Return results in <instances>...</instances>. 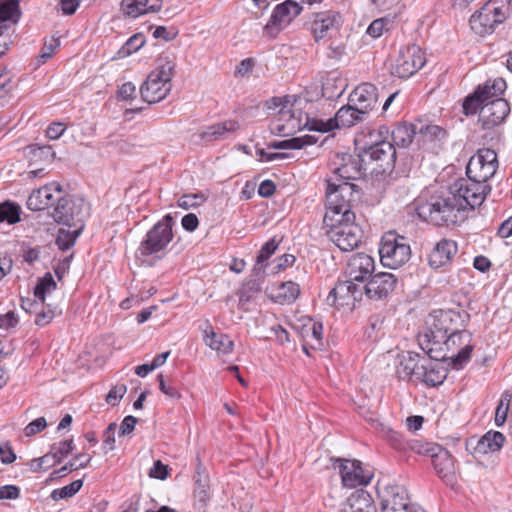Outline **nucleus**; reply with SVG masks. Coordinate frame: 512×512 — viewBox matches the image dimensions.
Here are the masks:
<instances>
[{
    "label": "nucleus",
    "mask_w": 512,
    "mask_h": 512,
    "mask_svg": "<svg viewBox=\"0 0 512 512\" xmlns=\"http://www.w3.org/2000/svg\"><path fill=\"white\" fill-rule=\"evenodd\" d=\"M390 131L388 127L381 126L378 130L370 131L366 136L368 139L361 148V160L364 164L374 163L381 174H387L392 179L408 177L411 167L409 164L396 165V148L388 140Z\"/></svg>",
    "instance_id": "1"
},
{
    "label": "nucleus",
    "mask_w": 512,
    "mask_h": 512,
    "mask_svg": "<svg viewBox=\"0 0 512 512\" xmlns=\"http://www.w3.org/2000/svg\"><path fill=\"white\" fill-rule=\"evenodd\" d=\"M472 340V333L462 329L451 332L435 347L424 346V342H421V348L432 360L436 362L450 360L452 368L460 370L470 360L474 349Z\"/></svg>",
    "instance_id": "2"
},
{
    "label": "nucleus",
    "mask_w": 512,
    "mask_h": 512,
    "mask_svg": "<svg viewBox=\"0 0 512 512\" xmlns=\"http://www.w3.org/2000/svg\"><path fill=\"white\" fill-rule=\"evenodd\" d=\"M361 193L358 186L347 181L326 180V213L323 223H330L336 217L355 219L352 212L354 203L360 201Z\"/></svg>",
    "instance_id": "3"
},
{
    "label": "nucleus",
    "mask_w": 512,
    "mask_h": 512,
    "mask_svg": "<svg viewBox=\"0 0 512 512\" xmlns=\"http://www.w3.org/2000/svg\"><path fill=\"white\" fill-rule=\"evenodd\" d=\"M173 223V217L167 214L154 224L140 242L136 251L137 257L143 261L148 257L161 259L166 254L167 247L173 240Z\"/></svg>",
    "instance_id": "4"
},
{
    "label": "nucleus",
    "mask_w": 512,
    "mask_h": 512,
    "mask_svg": "<svg viewBox=\"0 0 512 512\" xmlns=\"http://www.w3.org/2000/svg\"><path fill=\"white\" fill-rule=\"evenodd\" d=\"M418 215L436 226L454 225L461 219L462 210L450 193L446 196L431 197L417 209Z\"/></svg>",
    "instance_id": "5"
},
{
    "label": "nucleus",
    "mask_w": 512,
    "mask_h": 512,
    "mask_svg": "<svg viewBox=\"0 0 512 512\" xmlns=\"http://www.w3.org/2000/svg\"><path fill=\"white\" fill-rule=\"evenodd\" d=\"M354 220L336 217L330 223H324L329 239L342 251H352L362 241L363 230Z\"/></svg>",
    "instance_id": "6"
},
{
    "label": "nucleus",
    "mask_w": 512,
    "mask_h": 512,
    "mask_svg": "<svg viewBox=\"0 0 512 512\" xmlns=\"http://www.w3.org/2000/svg\"><path fill=\"white\" fill-rule=\"evenodd\" d=\"M379 254L384 266L397 269L409 261L411 249L404 236L389 231L382 237Z\"/></svg>",
    "instance_id": "7"
},
{
    "label": "nucleus",
    "mask_w": 512,
    "mask_h": 512,
    "mask_svg": "<svg viewBox=\"0 0 512 512\" xmlns=\"http://www.w3.org/2000/svg\"><path fill=\"white\" fill-rule=\"evenodd\" d=\"M491 187L488 184L478 183L473 179H460L451 187L450 195L455 197V202L462 212L474 210L480 206L486 198Z\"/></svg>",
    "instance_id": "8"
},
{
    "label": "nucleus",
    "mask_w": 512,
    "mask_h": 512,
    "mask_svg": "<svg viewBox=\"0 0 512 512\" xmlns=\"http://www.w3.org/2000/svg\"><path fill=\"white\" fill-rule=\"evenodd\" d=\"M365 114L357 110L350 103L341 107L333 118L326 121L321 119L309 118L306 116V126L310 131L330 132L334 129L349 128L365 119Z\"/></svg>",
    "instance_id": "9"
},
{
    "label": "nucleus",
    "mask_w": 512,
    "mask_h": 512,
    "mask_svg": "<svg viewBox=\"0 0 512 512\" xmlns=\"http://www.w3.org/2000/svg\"><path fill=\"white\" fill-rule=\"evenodd\" d=\"M86 215L87 207L82 198L66 195L64 191L58 195L52 212L55 222L69 227L76 226L83 222Z\"/></svg>",
    "instance_id": "10"
},
{
    "label": "nucleus",
    "mask_w": 512,
    "mask_h": 512,
    "mask_svg": "<svg viewBox=\"0 0 512 512\" xmlns=\"http://www.w3.org/2000/svg\"><path fill=\"white\" fill-rule=\"evenodd\" d=\"M412 450L431 457L436 474L449 486L456 484L454 460L448 450L439 445H412Z\"/></svg>",
    "instance_id": "11"
},
{
    "label": "nucleus",
    "mask_w": 512,
    "mask_h": 512,
    "mask_svg": "<svg viewBox=\"0 0 512 512\" xmlns=\"http://www.w3.org/2000/svg\"><path fill=\"white\" fill-rule=\"evenodd\" d=\"M426 62L422 49L417 45L402 47L391 66V74L398 78H409Z\"/></svg>",
    "instance_id": "12"
},
{
    "label": "nucleus",
    "mask_w": 512,
    "mask_h": 512,
    "mask_svg": "<svg viewBox=\"0 0 512 512\" xmlns=\"http://www.w3.org/2000/svg\"><path fill=\"white\" fill-rule=\"evenodd\" d=\"M302 11V7L293 0H285L273 9L271 17L264 27V33L275 38L280 31L286 28Z\"/></svg>",
    "instance_id": "13"
},
{
    "label": "nucleus",
    "mask_w": 512,
    "mask_h": 512,
    "mask_svg": "<svg viewBox=\"0 0 512 512\" xmlns=\"http://www.w3.org/2000/svg\"><path fill=\"white\" fill-rule=\"evenodd\" d=\"M378 498L381 512H411L414 508L410 505L406 488L401 485H386L378 489Z\"/></svg>",
    "instance_id": "14"
},
{
    "label": "nucleus",
    "mask_w": 512,
    "mask_h": 512,
    "mask_svg": "<svg viewBox=\"0 0 512 512\" xmlns=\"http://www.w3.org/2000/svg\"><path fill=\"white\" fill-rule=\"evenodd\" d=\"M506 19V12L501 7L485 4L476 11L469 20L471 29L478 35L484 36L494 31L495 25Z\"/></svg>",
    "instance_id": "15"
},
{
    "label": "nucleus",
    "mask_w": 512,
    "mask_h": 512,
    "mask_svg": "<svg viewBox=\"0 0 512 512\" xmlns=\"http://www.w3.org/2000/svg\"><path fill=\"white\" fill-rule=\"evenodd\" d=\"M335 461L339 463L342 484L347 488L367 485L373 477L372 472L364 469L358 460L336 459Z\"/></svg>",
    "instance_id": "16"
},
{
    "label": "nucleus",
    "mask_w": 512,
    "mask_h": 512,
    "mask_svg": "<svg viewBox=\"0 0 512 512\" xmlns=\"http://www.w3.org/2000/svg\"><path fill=\"white\" fill-rule=\"evenodd\" d=\"M398 278L393 273L380 272L374 274L364 284L365 295L371 300L387 298L397 287Z\"/></svg>",
    "instance_id": "17"
},
{
    "label": "nucleus",
    "mask_w": 512,
    "mask_h": 512,
    "mask_svg": "<svg viewBox=\"0 0 512 512\" xmlns=\"http://www.w3.org/2000/svg\"><path fill=\"white\" fill-rule=\"evenodd\" d=\"M510 113V105L503 98L492 99L482 105L479 121L483 128L490 129L501 124Z\"/></svg>",
    "instance_id": "18"
},
{
    "label": "nucleus",
    "mask_w": 512,
    "mask_h": 512,
    "mask_svg": "<svg viewBox=\"0 0 512 512\" xmlns=\"http://www.w3.org/2000/svg\"><path fill=\"white\" fill-rule=\"evenodd\" d=\"M59 194H63V188L59 183L47 184L32 191L27 199V207L31 211L44 210L56 204Z\"/></svg>",
    "instance_id": "19"
},
{
    "label": "nucleus",
    "mask_w": 512,
    "mask_h": 512,
    "mask_svg": "<svg viewBox=\"0 0 512 512\" xmlns=\"http://www.w3.org/2000/svg\"><path fill=\"white\" fill-rule=\"evenodd\" d=\"M374 269L375 262L371 256L365 253H357L349 259L346 275L351 280L364 283L370 279Z\"/></svg>",
    "instance_id": "20"
},
{
    "label": "nucleus",
    "mask_w": 512,
    "mask_h": 512,
    "mask_svg": "<svg viewBox=\"0 0 512 512\" xmlns=\"http://www.w3.org/2000/svg\"><path fill=\"white\" fill-rule=\"evenodd\" d=\"M171 90V84L161 80L158 74L150 73L140 88L142 99L148 104L163 100Z\"/></svg>",
    "instance_id": "21"
},
{
    "label": "nucleus",
    "mask_w": 512,
    "mask_h": 512,
    "mask_svg": "<svg viewBox=\"0 0 512 512\" xmlns=\"http://www.w3.org/2000/svg\"><path fill=\"white\" fill-rule=\"evenodd\" d=\"M349 103L367 115L377 103V88L370 83L357 86L349 96Z\"/></svg>",
    "instance_id": "22"
},
{
    "label": "nucleus",
    "mask_w": 512,
    "mask_h": 512,
    "mask_svg": "<svg viewBox=\"0 0 512 512\" xmlns=\"http://www.w3.org/2000/svg\"><path fill=\"white\" fill-rule=\"evenodd\" d=\"M10 25H0V57L5 54L13 43L12 34L10 33ZM12 91V75L10 71L0 66V98L5 97Z\"/></svg>",
    "instance_id": "23"
},
{
    "label": "nucleus",
    "mask_w": 512,
    "mask_h": 512,
    "mask_svg": "<svg viewBox=\"0 0 512 512\" xmlns=\"http://www.w3.org/2000/svg\"><path fill=\"white\" fill-rule=\"evenodd\" d=\"M367 164H364L361 160V152L356 158L348 156L347 160L340 166L337 167L331 179L338 181H347L360 179L366 171Z\"/></svg>",
    "instance_id": "24"
},
{
    "label": "nucleus",
    "mask_w": 512,
    "mask_h": 512,
    "mask_svg": "<svg viewBox=\"0 0 512 512\" xmlns=\"http://www.w3.org/2000/svg\"><path fill=\"white\" fill-rule=\"evenodd\" d=\"M427 325L428 331L419 340L420 344L424 342V346L435 347L449 335L444 323H442V317L439 311H434L430 314Z\"/></svg>",
    "instance_id": "25"
},
{
    "label": "nucleus",
    "mask_w": 512,
    "mask_h": 512,
    "mask_svg": "<svg viewBox=\"0 0 512 512\" xmlns=\"http://www.w3.org/2000/svg\"><path fill=\"white\" fill-rule=\"evenodd\" d=\"M162 5V0H122L121 10L124 15L137 18L144 14L159 12Z\"/></svg>",
    "instance_id": "26"
},
{
    "label": "nucleus",
    "mask_w": 512,
    "mask_h": 512,
    "mask_svg": "<svg viewBox=\"0 0 512 512\" xmlns=\"http://www.w3.org/2000/svg\"><path fill=\"white\" fill-rule=\"evenodd\" d=\"M457 244L448 239L440 240L429 254L428 262L432 268L444 266L457 253Z\"/></svg>",
    "instance_id": "27"
},
{
    "label": "nucleus",
    "mask_w": 512,
    "mask_h": 512,
    "mask_svg": "<svg viewBox=\"0 0 512 512\" xmlns=\"http://www.w3.org/2000/svg\"><path fill=\"white\" fill-rule=\"evenodd\" d=\"M240 127L236 120H225L220 123L210 125L199 133V137L204 142L221 141L228 137L230 133L235 132Z\"/></svg>",
    "instance_id": "28"
},
{
    "label": "nucleus",
    "mask_w": 512,
    "mask_h": 512,
    "mask_svg": "<svg viewBox=\"0 0 512 512\" xmlns=\"http://www.w3.org/2000/svg\"><path fill=\"white\" fill-rule=\"evenodd\" d=\"M339 15L331 12L317 13L311 24V31L316 41L328 36L329 31L337 30Z\"/></svg>",
    "instance_id": "29"
},
{
    "label": "nucleus",
    "mask_w": 512,
    "mask_h": 512,
    "mask_svg": "<svg viewBox=\"0 0 512 512\" xmlns=\"http://www.w3.org/2000/svg\"><path fill=\"white\" fill-rule=\"evenodd\" d=\"M433 360L429 357V360L422 358L421 371L418 379L430 386H436L443 383L447 377V371L439 363L432 362Z\"/></svg>",
    "instance_id": "30"
},
{
    "label": "nucleus",
    "mask_w": 512,
    "mask_h": 512,
    "mask_svg": "<svg viewBox=\"0 0 512 512\" xmlns=\"http://www.w3.org/2000/svg\"><path fill=\"white\" fill-rule=\"evenodd\" d=\"M422 358L423 357L415 352L408 351L405 354H402L397 367L398 377L402 380H408L412 376H415L418 379L421 371L420 362H422Z\"/></svg>",
    "instance_id": "31"
},
{
    "label": "nucleus",
    "mask_w": 512,
    "mask_h": 512,
    "mask_svg": "<svg viewBox=\"0 0 512 512\" xmlns=\"http://www.w3.org/2000/svg\"><path fill=\"white\" fill-rule=\"evenodd\" d=\"M271 102L273 103L274 107H281L279 111V121H287L289 132H291V134L296 133L303 127L308 129L306 123L302 126L301 120L296 118L294 113H292L289 109H286L290 103L288 97H274L271 99Z\"/></svg>",
    "instance_id": "32"
},
{
    "label": "nucleus",
    "mask_w": 512,
    "mask_h": 512,
    "mask_svg": "<svg viewBox=\"0 0 512 512\" xmlns=\"http://www.w3.org/2000/svg\"><path fill=\"white\" fill-rule=\"evenodd\" d=\"M505 442V436L499 431H488L477 442L475 452L481 454L498 452Z\"/></svg>",
    "instance_id": "33"
},
{
    "label": "nucleus",
    "mask_w": 512,
    "mask_h": 512,
    "mask_svg": "<svg viewBox=\"0 0 512 512\" xmlns=\"http://www.w3.org/2000/svg\"><path fill=\"white\" fill-rule=\"evenodd\" d=\"M370 509H376L372 497L361 489L351 494L341 512H364Z\"/></svg>",
    "instance_id": "34"
},
{
    "label": "nucleus",
    "mask_w": 512,
    "mask_h": 512,
    "mask_svg": "<svg viewBox=\"0 0 512 512\" xmlns=\"http://www.w3.org/2000/svg\"><path fill=\"white\" fill-rule=\"evenodd\" d=\"M439 312L442 317V323H444L449 334L464 329L470 317L469 314L463 310H439Z\"/></svg>",
    "instance_id": "35"
},
{
    "label": "nucleus",
    "mask_w": 512,
    "mask_h": 512,
    "mask_svg": "<svg viewBox=\"0 0 512 512\" xmlns=\"http://www.w3.org/2000/svg\"><path fill=\"white\" fill-rule=\"evenodd\" d=\"M26 150L30 166L51 164L55 158V152L50 145L32 144L29 145Z\"/></svg>",
    "instance_id": "36"
},
{
    "label": "nucleus",
    "mask_w": 512,
    "mask_h": 512,
    "mask_svg": "<svg viewBox=\"0 0 512 512\" xmlns=\"http://www.w3.org/2000/svg\"><path fill=\"white\" fill-rule=\"evenodd\" d=\"M417 133V126L413 124L403 123L397 125L390 133L394 147L407 148L413 141Z\"/></svg>",
    "instance_id": "37"
},
{
    "label": "nucleus",
    "mask_w": 512,
    "mask_h": 512,
    "mask_svg": "<svg viewBox=\"0 0 512 512\" xmlns=\"http://www.w3.org/2000/svg\"><path fill=\"white\" fill-rule=\"evenodd\" d=\"M497 169L498 164L480 166L475 161H469L466 167V174L469 179L486 184V182L494 176Z\"/></svg>",
    "instance_id": "38"
},
{
    "label": "nucleus",
    "mask_w": 512,
    "mask_h": 512,
    "mask_svg": "<svg viewBox=\"0 0 512 512\" xmlns=\"http://www.w3.org/2000/svg\"><path fill=\"white\" fill-rule=\"evenodd\" d=\"M205 343L219 355H227L232 352L234 343L231 338L222 333L211 331L206 335Z\"/></svg>",
    "instance_id": "39"
},
{
    "label": "nucleus",
    "mask_w": 512,
    "mask_h": 512,
    "mask_svg": "<svg viewBox=\"0 0 512 512\" xmlns=\"http://www.w3.org/2000/svg\"><path fill=\"white\" fill-rule=\"evenodd\" d=\"M21 16L19 0H0V25H15Z\"/></svg>",
    "instance_id": "40"
},
{
    "label": "nucleus",
    "mask_w": 512,
    "mask_h": 512,
    "mask_svg": "<svg viewBox=\"0 0 512 512\" xmlns=\"http://www.w3.org/2000/svg\"><path fill=\"white\" fill-rule=\"evenodd\" d=\"M316 142V137L312 135H304L282 141H273L268 144V148L276 150L302 149L303 147L313 145Z\"/></svg>",
    "instance_id": "41"
},
{
    "label": "nucleus",
    "mask_w": 512,
    "mask_h": 512,
    "mask_svg": "<svg viewBox=\"0 0 512 512\" xmlns=\"http://www.w3.org/2000/svg\"><path fill=\"white\" fill-rule=\"evenodd\" d=\"M280 244V241L277 240L275 237L268 240L260 249L257 259H256V265L254 266L253 271L259 275L264 274V269L262 267V264L267 261L277 250L278 246Z\"/></svg>",
    "instance_id": "42"
},
{
    "label": "nucleus",
    "mask_w": 512,
    "mask_h": 512,
    "mask_svg": "<svg viewBox=\"0 0 512 512\" xmlns=\"http://www.w3.org/2000/svg\"><path fill=\"white\" fill-rule=\"evenodd\" d=\"M91 459L92 458L90 455H87L84 453L77 454L74 456L72 461H70L69 463H67L66 465L61 467L60 469L55 470L51 474V479H54L56 477H63L65 475H67L70 471L85 468L89 465Z\"/></svg>",
    "instance_id": "43"
},
{
    "label": "nucleus",
    "mask_w": 512,
    "mask_h": 512,
    "mask_svg": "<svg viewBox=\"0 0 512 512\" xmlns=\"http://www.w3.org/2000/svg\"><path fill=\"white\" fill-rule=\"evenodd\" d=\"M343 300L345 304H349L351 299V279L345 281H338L334 288L329 292L328 301L335 304L337 300Z\"/></svg>",
    "instance_id": "44"
},
{
    "label": "nucleus",
    "mask_w": 512,
    "mask_h": 512,
    "mask_svg": "<svg viewBox=\"0 0 512 512\" xmlns=\"http://www.w3.org/2000/svg\"><path fill=\"white\" fill-rule=\"evenodd\" d=\"M507 85L504 79L496 78L494 80H488L484 85L478 86L477 88H486L485 92L481 96V99L486 103L491 101L490 99L495 97L500 98L499 96L505 91Z\"/></svg>",
    "instance_id": "45"
},
{
    "label": "nucleus",
    "mask_w": 512,
    "mask_h": 512,
    "mask_svg": "<svg viewBox=\"0 0 512 512\" xmlns=\"http://www.w3.org/2000/svg\"><path fill=\"white\" fill-rule=\"evenodd\" d=\"M56 287L57 284L51 273H46L42 278L38 280L36 286L34 287V296L41 303V305H44L46 294L55 290Z\"/></svg>",
    "instance_id": "46"
},
{
    "label": "nucleus",
    "mask_w": 512,
    "mask_h": 512,
    "mask_svg": "<svg viewBox=\"0 0 512 512\" xmlns=\"http://www.w3.org/2000/svg\"><path fill=\"white\" fill-rule=\"evenodd\" d=\"M20 214L21 207L18 204L11 201H5L0 204V223H18L21 220Z\"/></svg>",
    "instance_id": "47"
},
{
    "label": "nucleus",
    "mask_w": 512,
    "mask_h": 512,
    "mask_svg": "<svg viewBox=\"0 0 512 512\" xmlns=\"http://www.w3.org/2000/svg\"><path fill=\"white\" fill-rule=\"evenodd\" d=\"M345 91L344 80L328 77L322 85V95L327 99L339 98Z\"/></svg>",
    "instance_id": "48"
},
{
    "label": "nucleus",
    "mask_w": 512,
    "mask_h": 512,
    "mask_svg": "<svg viewBox=\"0 0 512 512\" xmlns=\"http://www.w3.org/2000/svg\"><path fill=\"white\" fill-rule=\"evenodd\" d=\"M486 88H477L472 94L468 95L463 102V113L466 116L474 115L485 102L481 99V96L485 92Z\"/></svg>",
    "instance_id": "49"
},
{
    "label": "nucleus",
    "mask_w": 512,
    "mask_h": 512,
    "mask_svg": "<svg viewBox=\"0 0 512 512\" xmlns=\"http://www.w3.org/2000/svg\"><path fill=\"white\" fill-rule=\"evenodd\" d=\"M417 132L423 141H441L446 138L447 132L438 125H423L417 128Z\"/></svg>",
    "instance_id": "50"
},
{
    "label": "nucleus",
    "mask_w": 512,
    "mask_h": 512,
    "mask_svg": "<svg viewBox=\"0 0 512 512\" xmlns=\"http://www.w3.org/2000/svg\"><path fill=\"white\" fill-rule=\"evenodd\" d=\"M82 486L83 480H75L62 488L54 489L51 493V498L54 501H59L61 499L73 497L81 489Z\"/></svg>",
    "instance_id": "51"
},
{
    "label": "nucleus",
    "mask_w": 512,
    "mask_h": 512,
    "mask_svg": "<svg viewBox=\"0 0 512 512\" xmlns=\"http://www.w3.org/2000/svg\"><path fill=\"white\" fill-rule=\"evenodd\" d=\"M511 398L512 396L508 392H505L501 396V399L495 411L494 418V422L497 427L503 426L507 419Z\"/></svg>",
    "instance_id": "52"
},
{
    "label": "nucleus",
    "mask_w": 512,
    "mask_h": 512,
    "mask_svg": "<svg viewBox=\"0 0 512 512\" xmlns=\"http://www.w3.org/2000/svg\"><path fill=\"white\" fill-rule=\"evenodd\" d=\"M144 43L145 36L141 33H136L126 41L118 53L121 57L128 56L133 52L138 51L144 45Z\"/></svg>",
    "instance_id": "53"
},
{
    "label": "nucleus",
    "mask_w": 512,
    "mask_h": 512,
    "mask_svg": "<svg viewBox=\"0 0 512 512\" xmlns=\"http://www.w3.org/2000/svg\"><path fill=\"white\" fill-rule=\"evenodd\" d=\"M74 449L73 439H68L61 441L59 443H54L50 446V450L54 454L56 460L53 463H60L63 458L69 455Z\"/></svg>",
    "instance_id": "54"
},
{
    "label": "nucleus",
    "mask_w": 512,
    "mask_h": 512,
    "mask_svg": "<svg viewBox=\"0 0 512 512\" xmlns=\"http://www.w3.org/2000/svg\"><path fill=\"white\" fill-rule=\"evenodd\" d=\"M469 161H475L480 166L498 164L496 152L489 148L479 149Z\"/></svg>",
    "instance_id": "55"
},
{
    "label": "nucleus",
    "mask_w": 512,
    "mask_h": 512,
    "mask_svg": "<svg viewBox=\"0 0 512 512\" xmlns=\"http://www.w3.org/2000/svg\"><path fill=\"white\" fill-rule=\"evenodd\" d=\"M299 294V285L292 281H288L282 283V285L280 286L278 297L282 298L285 302L291 303L296 300Z\"/></svg>",
    "instance_id": "56"
},
{
    "label": "nucleus",
    "mask_w": 512,
    "mask_h": 512,
    "mask_svg": "<svg viewBox=\"0 0 512 512\" xmlns=\"http://www.w3.org/2000/svg\"><path fill=\"white\" fill-rule=\"evenodd\" d=\"M373 423L376 425L375 427L377 428L378 426H380L382 428V432L384 433V437L386 440H388L390 442V444L395 448V449H404L405 448V443H404V440H403V436L394 431L393 429L389 428V427H385L384 425H382L381 423H378L377 421H373Z\"/></svg>",
    "instance_id": "57"
},
{
    "label": "nucleus",
    "mask_w": 512,
    "mask_h": 512,
    "mask_svg": "<svg viewBox=\"0 0 512 512\" xmlns=\"http://www.w3.org/2000/svg\"><path fill=\"white\" fill-rule=\"evenodd\" d=\"M160 64L155 71H152L153 74H158L161 80H164L167 83H170L171 78L174 75L175 65L168 60L161 58L159 60Z\"/></svg>",
    "instance_id": "58"
},
{
    "label": "nucleus",
    "mask_w": 512,
    "mask_h": 512,
    "mask_svg": "<svg viewBox=\"0 0 512 512\" xmlns=\"http://www.w3.org/2000/svg\"><path fill=\"white\" fill-rule=\"evenodd\" d=\"M77 236L78 232L76 231L71 233L70 231L61 229L57 236L56 244L61 250H68L74 245Z\"/></svg>",
    "instance_id": "59"
},
{
    "label": "nucleus",
    "mask_w": 512,
    "mask_h": 512,
    "mask_svg": "<svg viewBox=\"0 0 512 512\" xmlns=\"http://www.w3.org/2000/svg\"><path fill=\"white\" fill-rule=\"evenodd\" d=\"M117 424L115 422L110 423L103 432V445L102 448L105 453L115 449V431Z\"/></svg>",
    "instance_id": "60"
},
{
    "label": "nucleus",
    "mask_w": 512,
    "mask_h": 512,
    "mask_svg": "<svg viewBox=\"0 0 512 512\" xmlns=\"http://www.w3.org/2000/svg\"><path fill=\"white\" fill-rule=\"evenodd\" d=\"M204 200L205 198L202 194H186L178 199V206L188 210L199 206Z\"/></svg>",
    "instance_id": "61"
},
{
    "label": "nucleus",
    "mask_w": 512,
    "mask_h": 512,
    "mask_svg": "<svg viewBox=\"0 0 512 512\" xmlns=\"http://www.w3.org/2000/svg\"><path fill=\"white\" fill-rule=\"evenodd\" d=\"M303 334L306 337H311L317 347L322 346L323 339V325L320 322H313L311 327L304 328Z\"/></svg>",
    "instance_id": "62"
},
{
    "label": "nucleus",
    "mask_w": 512,
    "mask_h": 512,
    "mask_svg": "<svg viewBox=\"0 0 512 512\" xmlns=\"http://www.w3.org/2000/svg\"><path fill=\"white\" fill-rule=\"evenodd\" d=\"M259 291L256 283L245 285L239 292V306L243 310H247L246 304L251 301L252 295Z\"/></svg>",
    "instance_id": "63"
},
{
    "label": "nucleus",
    "mask_w": 512,
    "mask_h": 512,
    "mask_svg": "<svg viewBox=\"0 0 512 512\" xmlns=\"http://www.w3.org/2000/svg\"><path fill=\"white\" fill-rule=\"evenodd\" d=\"M41 306L42 309L40 311L36 310V317L34 322L38 326H45L53 320L55 317V311L53 308H51L50 305L47 307H44V305Z\"/></svg>",
    "instance_id": "64"
}]
</instances>
